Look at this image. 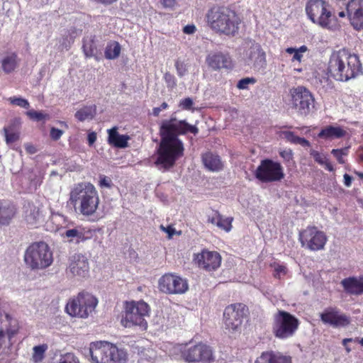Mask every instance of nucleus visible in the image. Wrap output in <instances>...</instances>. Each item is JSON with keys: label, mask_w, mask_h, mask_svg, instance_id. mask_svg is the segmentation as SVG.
<instances>
[{"label": "nucleus", "mask_w": 363, "mask_h": 363, "mask_svg": "<svg viewBox=\"0 0 363 363\" xmlns=\"http://www.w3.org/2000/svg\"><path fill=\"white\" fill-rule=\"evenodd\" d=\"M206 62L208 67L213 71H218L221 69H231L233 67V62L230 55L222 52L209 53L206 57Z\"/></svg>", "instance_id": "21"}, {"label": "nucleus", "mask_w": 363, "mask_h": 363, "mask_svg": "<svg viewBox=\"0 0 363 363\" xmlns=\"http://www.w3.org/2000/svg\"><path fill=\"white\" fill-rule=\"evenodd\" d=\"M5 333L8 337V339L11 340V339L17 333V330L11 328H7Z\"/></svg>", "instance_id": "61"}, {"label": "nucleus", "mask_w": 363, "mask_h": 363, "mask_svg": "<svg viewBox=\"0 0 363 363\" xmlns=\"http://www.w3.org/2000/svg\"><path fill=\"white\" fill-rule=\"evenodd\" d=\"M344 184L346 186H350L352 184V177L347 174H344Z\"/></svg>", "instance_id": "62"}, {"label": "nucleus", "mask_w": 363, "mask_h": 363, "mask_svg": "<svg viewBox=\"0 0 363 363\" xmlns=\"http://www.w3.org/2000/svg\"><path fill=\"white\" fill-rule=\"evenodd\" d=\"M6 140L7 143H14L19 138L18 133L15 132H9L7 129H4Z\"/></svg>", "instance_id": "50"}, {"label": "nucleus", "mask_w": 363, "mask_h": 363, "mask_svg": "<svg viewBox=\"0 0 363 363\" xmlns=\"http://www.w3.org/2000/svg\"><path fill=\"white\" fill-rule=\"evenodd\" d=\"M355 174L359 178L363 179V172H356Z\"/></svg>", "instance_id": "64"}, {"label": "nucleus", "mask_w": 363, "mask_h": 363, "mask_svg": "<svg viewBox=\"0 0 363 363\" xmlns=\"http://www.w3.org/2000/svg\"><path fill=\"white\" fill-rule=\"evenodd\" d=\"M82 49L86 57H94L96 50L94 39H84Z\"/></svg>", "instance_id": "37"}, {"label": "nucleus", "mask_w": 363, "mask_h": 363, "mask_svg": "<svg viewBox=\"0 0 363 363\" xmlns=\"http://www.w3.org/2000/svg\"><path fill=\"white\" fill-rule=\"evenodd\" d=\"M25 150L28 154L30 155L35 154L37 152L36 147L30 143L25 145Z\"/></svg>", "instance_id": "58"}, {"label": "nucleus", "mask_w": 363, "mask_h": 363, "mask_svg": "<svg viewBox=\"0 0 363 363\" xmlns=\"http://www.w3.org/2000/svg\"><path fill=\"white\" fill-rule=\"evenodd\" d=\"M271 266L274 269L273 275L275 278L281 279V276H284L287 273L288 270L285 265L274 262Z\"/></svg>", "instance_id": "43"}, {"label": "nucleus", "mask_w": 363, "mask_h": 363, "mask_svg": "<svg viewBox=\"0 0 363 363\" xmlns=\"http://www.w3.org/2000/svg\"><path fill=\"white\" fill-rule=\"evenodd\" d=\"M184 147L181 140L161 137L155 164L161 165L166 170L169 169L184 155Z\"/></svg>", "instance_id": "7"}, {"label": "nucleus", "mask_w": 363, "mask_h": 363, "mask_svg": "<svg viewBox=\"0 0 363 363\" xmlns=\"http://www.w3.org/2000/svg\"><path fill=\"white\" fill-rule=\"evenodd\" d=\"M8 101L11 103V104L17 106L24 108H28L30 107L29 102L27 99H25L21 97L13 96L8 99Z\"/></svg>", "instance_id": "42"}, {"label": "nucleus", "mask_w": 363, "mask_h": 363, "mask_svg": "<svg viewBox=\"0 0 363 363\" xmlns=\"http://www.w3.org/2000/svg\"><path fill=\"white\" fill-rule=\"evenodd\" d=\"M94 231L78 225L74 228L67 230L64 236L69 239V242L79 243L92 238Z\"/></svg>", "instance_id": "25"}, {"label": "nucleus", "mask_w": 363, "mask_h": 363, "mask_svg": "<svg viewBox=\"0 0 363 363\" xmlns=\"http://www.w3.org/2000/svg\"><path fill=\"white\" fill-rule=\"evenodd\" d=\"M48 349L46 345H40L33 347V358L35 362H38L41 361L44 357V354Z\"/></svg>", "instance_id": "40"}, {"label": "nucleus", "mask_w": 363, "mask_h": 363, "mask_svg": "<svg viewBox=\"0 0 363 363\" xmlns=\"http://www.w3.org/2000/svg\"><path fill=\"white\" fill-rule=\"evenodd\" d=\"M291 102L298 114L307 116L314 108L315 99L312 93L306 87L299 86L291 90Z\"/></svg>", "instance_id": "16"}, {"label": "nucleus", "mask_w": 363, "mask_h": 363, "mask_svg": "<svg viewBox=\"0 0 363 363\" xmlns=\"http://www.w3.org/2000/svg\"><path fill=\"white\" fill-rule=\"evenodd\" d=\"M345 6L347 16L353 28L361 27L363 23V0H340Z\"/></svg>", "instance_id": "20"}, {"label": "nucleus", "mask_w": 363, "mask_h": 363, "mask_svg": "<svg viewBox=\"0 0 363 363\" xmlns=\"http://www.w3.org/2000/svg\"><path fill=\"white\" fill-rule=\"evenodd\" d=\"M306 13L313 23L331 31L339 30L340 24L325 0H308Z\"/></svg>", "instance_id": "4"}, {"label": "nucleus", "mask_w": 363, "mask_h": 363, "mask_svg": "<svg viewBox=\"0 0 363 363\" xmlns=\"http://www.w3.org/2000/svg\"><path fill=\"white\" fill-rule=\"evenodd\" d=\"M194 261L199 269L210 272L220 267L222 257L216 251L203 249L201 252L194 255Z\"/></svg>", "instance_id": "18"}, {"label": "nucleus", "mask_w": 363, "mask_h": 363, "mask_svg": "<svg viewBox=\"0 0 363 363\" xmlns=\"http://www.w3.org/2000/svg\"><path fill=\"white\" fill-rule=\"evenodd\" d=\"M279 153L285 162H289L293 160V152L291 149L281 150Z\"/></svg>", "instance_id": "48"}, {"label": "nucleus", "mask_w": 363, "mask_h": 363, "mask_svg": "<svg viewBox=\"0 0 363 363\" xmlns=\"http://www.w3.org/2000/svg\"><path fill=\"white\" fill-rule=\"evenodd\" d=\"M346 134V130L340 126L328 125L320 130L318 136L323 139H338L345 137Z\"/></svg>", "instance_id": "31"}, {"label": "nucleus", "mask_w": 363, "mask_h": 363, "mask_svg": "<svg viewBox=\"0 0 363 363\" xmlns=\"http://www.w3.org/2000/svg\"><path fill=\"white\" fill-rule=\"evenodd\" d=\"M16 213V208L12 203L0 200V224L9 225Z\"/></svg>", "instance_id": "29"}, {"label": "nucleus", "mask_w": 363, "mask_h": 363, "mask_svg": "<svg viewBox=\"0 0 363 363\" xmlns=\"http://www.w3.org/2000/svg\"><path fill=\"white\" fill-rule=\"evenodd\" d=\"M150 308L144 301H131L127 303L124 318L121 322L126 328L138 325L143 330H146L147 323L145 317L149 316Z\"/></svg>", "instance_id": "10"}, {"label": "nucleus", "mask_w": 363, "mask_h": 363, "mask_svg": "<svg viewBox=\"0 0 363 363\" xmlns=\"http://www.w3.org/2000/svg\"><path fill=\"white\" fill-rule=\"evenodd\" d=\"M341 284L345 291L350 294H363V276L345 278L342 280Z\"/></svg>", "instance_id": "27"}, {"label": "nucleus", "mask_w": 363, "mask_h": 363, "mask_svg": "<svg viewBox=\"0 0 363 363\" xmlns=\"http://www.w3.org/2000/svg\"><path fill=\"white\" fill-rule=\"evenodd\" d=\"M321 321L333 328L347 326L350 323V318L342 313L337 307H328L320 315Z\"/></svg>", "instance_id": "19"}, {"label": "nucleus", "mask_w": 363, "mask_h": 363, "mask_svg": "<svg viewBox=\"0 0 363 363\" xmlns=\"http://www.w3.org/2000/svg\"><path fill=\"white\" fill-rule=\"evenodd\" d=\"M306 50H307V48L306 45H302L301 47H300L299 49H296L294 48H288L286 49V52L287 53L294 54L292 60L293 61L296 60L298 62H301V60L303 57V55L301 53L306 52Z\"/></svg>", "instance_id": "39"}, {"label": "nucleus", "mask_w": 363, "mask_h": 363, "mask_svg": "<svg viewBox=\"0 0 363 363\" xmlns=\"http://www.w3.org/2000/svg\"><path fill=\"white\" fill-rule=\"evenodd\" d=\"M298 326V319L287 311L279 310L274 315L272 333L277 338L284 340L292 337Z\"/></svg>", "instance_id": "9"}, {"label": "nucleus", "mask_w": 363, "mask_h": 363, "mask_svg": "<svg viewBox=\"0 0 363 363\" xmlns=\"http://www.w3.org/2000/svg\"><path fill=\"white\" fill-rule=\"evenodd\" d=\"M181 357L189 363H213L215 355L211 347L199 342L195 345H186L181 350Z\"/></svg>", "instance_id": "14"}, {"label": "nucleus", "mask_w": 363, "mask_h": 363, "mask_svg": "<svg viewBox=\"0 0 363 363\" xmlns=\"http://www.w3.org/2000/svg\"><path fill=\"white\" fill-rule=\"evenodd\" d=\"M279 135L291 144L300 145L303 147L311 146V143L308 140L295 135L292 131H280Z\"/></svg>", "instance_id": "33"}, {"label": "nucleus", "mask_w": 363, "mask_h": 363, "mask_svg": "<svg viewBox=\"0 0 363 363\" xmlns=\"http://www.w3.org/2000/svg\"><path fill=\"white\" fill-rule=\"evenodd\" d=\"M160 3L165 9H173L178 3V0H160Z\"/></svg>", "instance_id": "53"}, {"label": "nucleus", "mask_w": 363, "mask_h": 363, "mask_svg": "<svg viewBox=\"0 0 363 363\" xmlns=\"http://www.w3.org/2000/svg\"><path fill=\"white\" fill-rule=\"evenodd\" d=\"M63 133V130L52 127L50 130V137L52 140L57 141L60 139Z\"/></svg>", "instance_id": "49"}, {"label": "nucleus", "mask_w": 363, "mask_h": 363, "mask_svg": "<svg viewBox=\"0 0 363 363\" xmlns=\"http://www.w3.org/2000/svg\"><path fill=\"white\" fill-rule=\"evenodd\" d=\"M349 149V147H345L341 149H333L331 153L337 159L338 163L343 164L345 163L343 156L348 155Z\"/></svg>", "instance_id": "38"}, {"label": "nucleus", "mask_w": 363, "mask_h": 363, "mask_svg": "<svg viewBox=\"0 0 363 363\" xmlns=\"http://www.w3.org/2000/svg\"><path fill=\"white\" fill-rule=\"evenodd\" d=\"M233 221V217L224 218L217 210L211 209L206 213V222L208 223L216 226L218 228L227 233L231 230Z\"/></svg>", "instance_id": "23"}, {"label": "nucleus", "mask_w": 363, "mask_h": 363, "mask_svg": "<svg viewBox=\"0 0 363 363\" xmlns=\"http://www.w3.org/2000/svg\"><path fill=\"white\" fill-rule=\"evenodd\" d=\"M160 291L168 294H181L188 289L187 281L182 277L172 273L162 275L158 281Z\"/></svg>", "instance_id": "17"}, {"label": "nucleus", "mask_w": 363, "mask_h": 363, "mask_svg": "<svg viewBox=\"0 0 363 363\" xmlns=\"http://www.w3.org/2000/svg\"><path fill=\"white\" fill-rule=\"evenodd\" d=\"M89 353L93 363H122L127 359L123 350L106 341L91 342Z\"/></svg>", "instance_id": "5"}, {"label": "nucleus", "mask_w": 363, "mask_h": 363, "mask_svg": "<svg viewBox=\"0 0 363 363\" xmlns=\"http://www.w3.org/2000/svg\"><path fill=\"white\" fill-rule=\"evenodd\" d=\"M18 59L16 52L5 56L1 61V68L6 74L13 72L18 67Z\"/></svg>", "instance_id": "32"}, {"label": "nucleus", "mask_w": 363, "mask_h": 363, "mask_svg": "<svg viewBox=\"0 0 363 363\" xmlns=\"http://www.w3.org/2000/svg\"><path fill=\"white\" fill-rule=\"evenodd\" d=\"M168 104L166 102H163L160 107H155L152 109V114L155 116H158L162 110L167 109Z\"/></svg>", "instance_id": "54"}, {"label": "nucleus", "mask_w": 363, "mask_h": 363, "mask_svg": "<svg viewBox=\"0 0 363 363\" xmlns=\"http://www.w3.org/2000/svg\"><path fill=\"white\" fill-rule=\"evenodd\" d=\"M255 363H292L291 357L280 352L268 350L262 352Z\"/></svg>", "instance_id": "26"}, {"label": "nucleus", "mask_w": 363, "mask_h": 363, "mask_svg": "<svg viewBox=\"0 0 363 363\" xmlns=\"http://www.w3.org/2000/svg\"><path fill=\"white\" fill-rule=\"evenodd\" d=\"M26 115L30 119L34 121H41L49 118V115L43 113V112L36 111L35 110H30L26 112Z\"/></svg>", "instance_id": "41"}, {"label": "nucleus", "mask_w": 363, "mask_h": 363, "mask_svg": "<svg viewBox=\"0 0 363 363\" xmlns=\"http://www.w3.org/2000/svg\"><path fill=\"white\" fill-rule=\"evenodd\" d=\"M23 259L26 265L32 270L44 269L52 264V252L46 242H34L26 248Z\"/></svg>", "instance_id": "6"}, {"label": "nucleus", "mask_w": 363, "mask_h": 363, "mask_svg": "<svg viewBox=\"0 0 363 363\" xmlns=\"http://www.w3.org/2000/svg\"><path fill=\"white\" fill-rule=\"evenodd\" d=\"M99 179H100L99 186L101 187H106V188L111 187L112 182L109 177H108L105 175H100Z\"/></svg>", "instance_id": "51"}, {"label": "nucleus", "mask_w": 363, "mask_h": 363, "mask_svg": "<svg viewBox=\"0 0 363 363\" xmlns=\"http://www.w3.org/2000/svg\"><path fill=\"white\" fill-rule=\"evenodd\" d=\"M100 199L95 186L90 182H79L74 185L69 194L67 203L84 216L96 212Z\"/></svg>", "instance_id": "3"}, {"label": "nucleus", "mask_w": 363, "mask_h": 363, "mask_svg": "<svg viewBox=\"0 0 363 363\" xmlns=\"http://www.w3.org/2000/svg\"><path fill=\"white\" fill-rule=\"evenodd\" d=\"M310 155L318 164L323 165L325 169L328 171L333 172L335 170L333 165L330 163V162L324 154L320 153L317 150H311L310 151Z\"/></svg>", "instance_id": "35"}, {"label": "nucleus", "mask_w": 363, "mask_h": 363, "mask_svg": "<svg viewBox=\"0 0 363 363\" xmlns=\"http://www.w3.org/2000/svg\"><path fill=\"white\" fill-rule=\"evenodd\" d=\"M97 304L98 300L94 296L82 291L69 300L65 311L71 316L86 318L94 311Z\"/></svg>", "instance_id": "8"}, {"label": "nucleus", "mask_w": 363, "mask_h": 363, "mask_svg": "<svg viewBox=\"0 0 363 363\" xmlns=\"http://www.w3.org/2000/svg\"><path fill=\"white\" fill-rule=\"evenodd\" d=\"M249 313L248 307L242 303L226 306L223 313L225 328L232 333L240 330L244 319L247 318Z\"/></svg>", "instance_id": "12"}, {"label": "nucleus", "mask_w": 363, "mask_h": 363, "mask_svg": "<svg viewBox=\"0 0 363 363\" xmlns=\"http://www.w3.org/2000/svg\"><path fill=\"white\" fill-rule=\"evenodd\" d=\"M121 48L117 41L108 43L105 49V57L108 60H114L120 55Z\"/></svg>", "instance_id": "36"}, {"label": "nucleus", "mask_w": 363, "mask_h": 363, "mask_svg": "<svg viewBox=\"0 0 363 363\" xmlns=\"http://www.w3.org/2000/svg\"><path fill=\"white\" fill-rule=\"evenodd\" d=\"M254 175L262 183H272L282 180L285 174L281 163L271 159H264L255 171Z\"/></svg>", "instance_id": "13"}, {"label": "nucleus", "mask_w": 363, "mask_h": 363, "mask_svg": "<svg viewBox=\"0 0 363 363\" xmlns=\"http://www.w3.org/2000/svg\"><path fill=\"white\" fill-rule=\"evenodd\" d=\"M256 82V79L253 77H246L241 79L237 84V87L239 89H246L248 88L249 84H254Z\"/></svg>", "instance_id": "45"}, {"label": "nucleus", "mask_w": 363, "mask_h": 363, "mask_svg": "<svg viewBox=\"0 0 363 363\" xmlns=\"http://www.w3.org/2000/svg\"><path fill=\"white\" fill-rule=\"evenodd\" d=\"M196 31V28L194 24H189L183 28V32L185 34H194Z\"/></svg>", "instance_id": "55"}, {"label": "nucleus", "mask_w": 363, "mask_h": 363, "mask_svg": "<svg viewBox=\"0 0 363 363\" xmlns=\"http://www.w3.org/2000/svg\"><path fill=\"white\" fill-rule=\"evenodd\" d=\"M60 363H79V362L73 354H67L60 359Z\"/></svg>", "instance_id": "52"}, {"label": "nucleus", "mask_w": 363, "mask_h": 363, "mask_svg": "<svg viewBox=\"0 0 363 363\" xmlns=\"http://www.w3.org/2000/svg\"><path fill=\"white\" fill-rule=\"evenodd\" d=\"M356 155H357V161L359 162H363V146H360L357 152H356Z\"/></svg>", "instance_id": "60"}, {"label": "nucleus", "mask_w": 363, "mask_h": 363, "mask_svg": "<svg viewBox=\"0 0 363 363\" xmlns=\"http://www.w3.org/2000/svg\"><path fill=\"white\" fill-rule=\"evenodd\" d=\"M160 135L163 138L180 140L178 136L188 133L196 135L199 130L195 125H191L186 120H177L171 117L162 121L160 128Z\"/></svg>", "instance_id": "11"}, {"label": "nucleus", "mask_w": 363, "mask_h": 363, "mask_svg": "<svg viewBox=\"0 0 363 363\" xmlns=\"http://www.w3.org/2000/svg\"><path fill=\"white\" fill-rule=\"evenodd\" d=\"M89 145L91 146L96 140V133L95 132H91L87 136Z\"/></svg>", "instance_id": "57"}, {"label": "nucleus", "mask_w": 363, "mask_h": 363, "mask_svg": "<svg viewBox=\"0 0 363 363\" xmlns=\"http://www.w3.org/2000/svg\"><path fill=\"white\" fill-rule=\"evenodd\" d=\"M352 338H345V339H344V340H342V343H343V345H346V344H347V342H352Z\"/></svg>", "instance_id": "63"}, {"label": "nucleus", "mask_w": 363, "mask_h": 363, "mask_svg": "<svg viewBox=\"0 0 363 363\" xmlns=\"http://www.w3.org/2000/svg\"><path fill=\"white\" fill-rule=\"evenodd\" d=\"M328 72L336 80L347 82L360 75L362 66L357 55L343 48L331 55Z\"/></svg>", "instance_id": "2"}, {"label": "nucleus", "mask_w": 363, "mask_h": 363, "mask_svg": "<svg viewBox=\"0 0 363 363\" xmlns=\"http://www.w3.org/2000/svg\"><path fill=\"white\" fill-rule=\"evenodd\" d=\"M160 228L168 234V238L169 239L172 238L175 233L174 228H173L171 225H169L167 228L164 227L163 225H161Z\"/></svg>", "instance_id": "56"}, {"label": "nucleus", "mask_w": 363, "mask_h": 363, "mask_svg": "<svg viewBox=\"0 0 363 363\" xmlns=\"http://www.w3.org/2000/svg\"><path fill=\"white\" fill-rule=\"evenodd\" d=\"M164 79L168 88L173 89L177 86V79L170 72H167L164 73Z\"/></svg>", "instance_id": "46"}, {"label": "nucleus", "mask_w": 363, "mask_h": 363, "mask_svg": "<svg viewBox=\"0 0 363 363\" xmlns=\"http://www.w3.org/2000/svg\"><path fill=\"white\" fill-rule=\"evenodd\" d=\"M299 240L303 247L311 251L324 249L328 238L325 233L315 226H308L299 233Z\"/></svg>", "instance_id": "15"}, {"label": "nucleus", "mask_w": 363, "mask_h": 363, "mask_svg": "<svg viewBox=\"0 0 363 363\" xmlns=\"http://www.w3.org/2000/svg\"><path fill=\"white\" fill-rule=\"evenodd\" d=\"M69 269L74 276L83 278L87 277L89 272L88 259L81 254L73 255L69 262Z\"/></svg>", "instance_id": "22"}, {"label": "nucleus", "mask_w": 363, "mask_h": 363, "mask_svg": "<svg viewBox=\"0 0 363 363\" xmlns=\"http://www.w3.org/2000/svg\"><path fill=\"white\" fill-rule=\"evenodd\" d=\"M8 338L5 331L3 329H0V349L6 342V339Z\"/></svg>", "instance_id": "59"}, {"label": "nucleus", "mask_w": 363, "mask_h": 363, "mask_svg": "<svg viewBox=\"0 0 363 363\" xmlns=\"http://www.w3.org/2000/svg\"><path fill=\"white\" fill-rule=\"evenodd\" d=\"M108 133V142L110 145L118 148H125L128 147V141L130 139L129 136L126 135H120L118 133L116 128L109 129Z\"/></svg>", "instance_id": "30"}, {"label": "nucleus", "mask_w": 363, "mask_h": 363, "mask_svg": "<svg viewBox=\"0 0 363 363\" xmlns=\"http://www.w3.org/2000/svg\"><path fill=\"white\" fill-rule=\"evenodd\" d=\"M193 105V100L191 98L187 97L180 101L179 106L182 110H191Z\"/></svg>", "instance_id": "47"}, {"label": "nucleus", "mask_w": 363, "mask_h": 363, "mask_svg": "<svg viewBox=\"0 0 363 363\" xmlns=\"http://www.w3.org/2000/svg\"><path fill=\"white\" fill-rule=\"evenodd\" d=\"M177 75L179 77H184L188 72L186 64L180 60H177L174 63Z\"/></svg>", "instance_id": "44"}, {"label": "nucleus", "mask_w": 363, "mask_h": 363, "mask_svg": "<svg viewBox=\"0 0 363 363\" xmlns=\"http://www.w3.org/2000/svg\"><path fill=\"white\" fill-rule=\"evenodd\" d=\"M247 59L255 69H264L267 65L265 52L258 43L250 46L247 51Z\"/></svg>", "instance_id": "24"}, {"label": "nucleus", "mask_w": 363, "mask_h": 363, "mask_svg": "<svg viewBox=\"0 0 363 363\" xmlns=\"http://www.w3.org/2000/svg\"><path fill=\"white\" fill-rule=\"evenodd\" d=\"M204 167L211 172H219L223 169V164L218 155L211 152H206L201 155Z\"/></svg>", "instance_id": "28"}, {"label": "nucleus", "mask_w": 363, "mask_h": 363, "mask_svg": "<svg viewBox=\"0 0 363 363\" xmlns=\"http://www.w3.org/2000/svg\"><path fill=\"white\" fill-rule=\"evenodd\" d=\"M96 111V107L94 106H86L78 110L75 114V118L79 121L85 120H91L94 118Z\"/></svg>", "instance_id": "34"}, {"label": "nucleus", "mask_w": 363, "mask_h": 363, "mask_svg": "<svg viewBox=\"0 0 363 363\" xmlns=\"http://www.w3.org/2000/svg\"><path fill=\"white\" fill-rule=\"evenodd\" d=\"M207 25L216 33L229 38L238 34L242 20L233 9L225 6H213L206 15Z\"/></svg>", "instance_id": "1"}]
</instances>
